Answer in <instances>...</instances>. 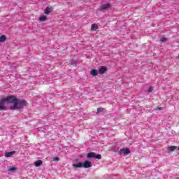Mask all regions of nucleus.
Segmentation results:
<instances>
[{"instance_id":"f257e3e1","label":"nucleus","mask_w":179,"mask_h":179,"mask_svg":"<svg viewBox=\"0 0 179 179\" xmlns=\"http://www.w3.org/2000/svg\"><path fill=\"white\" fill-rule=\"evenodd\" d=\"M10 103L13 104L10 106V110H20V108H23L27 104V102L24 99L20 100L15 96H9L0 99V111L6 110V105Z\"/></svg>"},{"instance_id":"f03ea898","label":"nucleus","mask_w":179,"mask_h":179,"mask_svg":"<svg viewBox=\"0 0 179 179\" xmlns=\"http://www.w3.org/2000/svg\"><path fill=\"white\" fill-rule=\"evenodd\" d=\"M82 167H84V169L92 167V162L85 161L83 164L82 162H78V164L73 165V169H80Z\"/></svg>"},{"instance_id":"7ed1b4c3","label":"nucleus","mask_w":179,"mask_h":179,"mask_svg":"<svg viewBox=\"0 0 179 179\" xmlns=\"http://www.w3.org/2000/svg\"><path fill=\"white\" fill-rule=\"evenodd\" d=\"M109 8H111V4L106 3V4L99 6L98 9H99V10H107V9H109Z\"/></svg>"},{"instance_id":"20e7f679","label":"nucleus","mask_w":179,"mask_h":179,"mask_svg":"<svg viewBox=\"0 0 179 179\" xmlns=\"http://www.w3.org/2000/svg\"><path fill=\"white\" fill-rule=\"evenodd\" d=\"M131 151L128 148H122L118 152V155H129Z\"/></svg>"},{"instance_id":"39448f33","label":"nucleus","mask_w":179,"mask_h":179,"mask_svg":"<svg viewBox=\"0 0 179 179\" xmlns=\"http://www.w3.org/2000/svg\"><path fill=\"white\" fill-rule=\"evenodd\" d=\"M99 73H100V75H104V73H106V72H107V67L102 66H100L98 71Z\"/></svg>"},{"instance_id":"423d86ee","label":"nucleus","mask_w":179,"mask_h":179,"mask_svg":"<svg viewBox=\"0 0 179 179\" xmlns=\"http://www.w3.org/2000/svg\"><path fill=\"white\" fill-rule=\"evenodd\" d=\"M15 153H16V151L7 152L5 153V157H12Z\"/></svg>"},{"instance_id":"0eeeda50","label":"nucleus","mask_w":179,"mask_h":179,"mask_svg":"<svg viewBox=\"0 0 179 179\" xmlns=\"http://www.w3.org/2000/svg\"><path fill=\"white\" fill-rule=\"evenodd\" d=\"M52 12V8L47 7L45 10V15H50Z\"/></svg>"},{"instance_id":"6e6552de","label":"nucleus","mask_w":179,"mask_h":179,"mask_svg":"<svg viewBox=\"0 0 179 179\" xmlns=\"http://www.w3.org/2000/svg\"><path fill=\"white\" fill-rule=\"evenodd\" d=\"M90 75H92V76H97V75H99V71L96 69H92L90 71Z\"/></svg>"},{"instance_id":"1a4fd4ad","label":"nucleus","mask_w":179,"mask_h":179,"mask_svg":"<svg viewBox=\"0 0 179 179\" xmlns=\"http://www.w3.org/2000/svg\"><path fill=\"white\" fill-rule=\"evenodd\" d=\"M87 159H92L96 157V152H90L87 155Z\"/></svg>"},{"instance_id":"9d476101","label":"nucleus","mask_w":179,"mask_h":179,"mask_svg":"<svg viewBox=\"0 0 179 179\" xmlns=\"http://www.w3.org/2000/svg\"><path fill=\"white\" fill-rule=\"evenodd\" d=\"M41 164H43V161H41V160H38V161L35 162L36 167H40V166H41Z\"/></svg>"},{"instance_id":"9b49d317","label":"nucleus","mask_w":179,"mask_h":179,"mask_svg":"<svg viewBox=\"0 0 179 179\" xmlns=\"http://www.w3.org/2000/svg\"><path fill=\"white\" fill-rule=\"evenodd\" d=\"M6 41V36L3 35L0 36V43H5Z\"/></svg>"},{"instance_id":"f8f14e48","label":"nucleus","mask_w":179,"mask_h":179,"mask_svg":"<svg viewBox=\"0 0 179 179\" xmlns=\"http://www.w3.org/2000/svg\"><path fill=\"white\" fill-rule=\"evenodd\" d=\"M47 20V16L43 15L39 17V22H45Z\"/></svg>"},{"instance_id":"ddd939ff","label":"nucleus","mask_w":179,"mask_h":179,"mask_svg":"<svg viewBox=\"0 0 179 179\" xmlns=\"http://www.w3.org/2000/svg\"><path fill=\"white\" fill-rule=\"evenodd\" d=\"M176 149H177V146H170V147H169V150H170V152H174V150H176Z\"/></svg>"},{"instance_id":"4468645a","label":"nucleus","mask_w":179,"mask_h":179,"mask_svg":"<svg viewBox=\"0 0 179 179\" xmlns=\"http://www.w3.org/2000/svg\"><path fill=\"white\" fill-rule=\"evenodd\" d=\"M91 29L92 31H96V29H97V24H93L91 27Z\"/></svg>"},{"instance_id":"2eb2a0df","label":"nucleus","mask_w":179,"mask_h":179,"mask_svg":"<svg viewBox=\"0 0 179 179\" xmlns=\"http://www.w3.org/2000/svg\"><path fill=\"white\" fill-rule=\"evenodd\" d=\"M94 159H99L100 160V159H101V155L97 154V155H96V154H95V157H94Z\"/></svg>"},{"instance_id":"dca6fc26","label":"nucleus","mask_w":179,"mask_h":179,"mask_svg":"<svg viewBox=\"0 0 179 179\" xmlns=\"http://www.w3.org/2000/svg\"><path fill=\"white\" fill-rule=\"evenodd\" d=\"M70 64L71 65H76V59L71 60Z\"/></svg>"},{"instance_id":"f3484780","label":"nucleus","mask_w":179,"mask_h":179,"mask_svg":"<svg viewBox=\"0 0 179 179\" xmlns=\"http://www.w3.org/2000/svg\"><path fill=\"white\" fill-rule=\"evenodd\" d=\"M161 43H165V41H167V38H162L160 39Z\"/></svg>"},{"instance_id":"a211bd4d","label":"nucleus","mask_w":179,"mask_h":179,"mask_svg":"<svg viewBox=\"0 0 179 179\" xmlns=\"http://www.w3.org/2000/svg\"><path fill=\"white\" fill-rule=\"evenodd\" d=\"M103 108H98L97 113H103Z\"/></svg>"},{"instance_id":"6ab92c4d","label":"nucleus","mask_w":179,"mask_h":179,"mask_svg":"<svg viewBox=\"0 0 179 179\" xmlns=\"http://www.w3.org/2000/svg\"><path fill=\"white\" fill-rule=\"evenodd\" d=\"M59 157H58L53 158V162H59Z\"/></svg>"},{"instance_id":"aec40b11","label":"nucleus","mask_w":179,"mask_h":179,"mask_svg":"<svg viewBox=\"0 0 179 179\" xmlns=\"http://www.w3.org/2000/svg\"><path fill=\"white\" fill-rule=\"evenodd\" d=\"M148 92L149 93L153 92V87H149Z\"/></svg>"},{"instance_id":"412c9836","label":"nucleus","mask_w":179,"mask_h":179,"mask_svg":"<svg viewBox=\"0 0 179 179\" xmlns=\"http://www.w3.org/2000/svg\"><path fill=\"white\" fill-rule=\"evenodd\" d=\"M15 170H16V169L15 167L8 169V171H15Z\"/></svg>"},{"instance_id":"4be33fe9","label":"nucleus","mask_w":179,"mask_h":179,"mask_svg":"<svg viewBox=\"0 0 179 179\" xmlns=\"http://www.w3.org/2000/svg\"><path fill=\"white\" fill-rule=\"evenodd\" d=\"M178 57H179V54H178Z\"/></svg>"}]
</instances>
